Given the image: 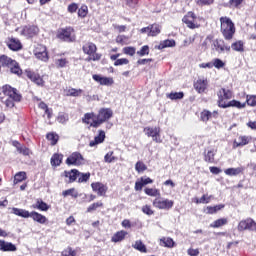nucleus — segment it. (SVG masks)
Listing matches in <instances>:
<instances>
[{
	"label": "nucleus",
	"instance_id": "obj_57",
	"mask_svg": "<svg viewBox=\"0 0 256 256\" xmlns=\"http://www.w3.org/2000/svg\"><path fill=\"white\" fill-rule=\"evenodd\" d=\"M47 140L51 141L52 145H56L57 141H59V136L55 133L47 134Z\"/></svg>",
	"mask_w": 256,
	"mask_h": 256
},
{
	"label": "nucleus",
	"instance_id": "obj_3",
	"mask_svg": "<svg viewBox=\"0 0 256 256\" xmlns=\"http://www.w3.org/2000/svg\"><path fill=\"white\" fill-rule=\"evenodd\" d=\"M218 97V107L222 109H227V105L229 104V99H233V91L225 88H221L217 91Z\"/></svg>",
	"mask_w": 256,
	"mask_h": 256
},
{
	"label": "nucleus",
	"instance_id": "obj_64",
	"mask_svg": "<svg viewBox=\"0 0 256 256\" xmlns=\"http://www.w3.org/2000/svg\"><path fill=\"white\" fill-rule=\"evenodd\" d=\"M142 211L143 213H145V215H153V210L151 209V206L149 205H145L142 207Z\"/></svg>",
	"mask_w": 256,
	"mask_h": 256
},
{
	"label": "nucleus",
	"instance_id": "obj_37",
	"mask_svg": "<svg viewBox=\"0 0 256 256\" xmlns=\"http://www.w3.org/2000/svg\"><path fill=\"white\" fill-rule=\"evenodd\" d=\"M211 199H213V195H207V194H204L201 198H195V203L197 205L199 204H207V203H211Z\"/></svg>",
	"mask_w": 256,
	"mask_h": 256
},
{
	"label": "nucleus",
	"instance_id": "obj_63",
	"mask_svg": "<svg viewBox=\"0 0 256 256\" xmlns=\"http://www.w3.org/2000/svg\"><path fill=\"white\" fill-rule=\"evenodd\" d=\"M79 6L76 3H72L68 6V13H76Z\"/></svg>",
	"mask_w": 256,
	"mask_h": 256
},
{
	"label": "nucleus",
	"instance_id": "obj_36",
	"mask_svg": "<svg viewBox=\"0 0 256 256\" xmlns=\"http://www.w3.org/2000/svg\"><path fill=\"white\" fill-rule=\"evenodd\" d=\"M63 163V155L62 154H54L51 158V166L59 167Z\"/></svg>",
	"mask_w": 256,
	"mask_h": 256
},
{
	"label": "nucleus",
	"instance_id": "obj_45",
	"mask_svg": "<svg viewBox=\"0 0 256 256\" xmlns=\"http://www.w3.org/2000/svg\"><path fill=\"white\" fill-rule=\"evenodd\" d=\"M69 61L67 60V58H58L55 60V66L58 69H63V67H67Z\"/></svg>",
	"mask_w": 256,
	"mask_h": 256
},
{
	"label": "nucleus",
	"instance_id": "obj_50",
	"mask_svg": "<svg viewBox=\"0 0 256 256\" xmlns=\"http://www.w3.org/2000/svg\"><path fill=\"white\" fill-rule=\"evenodd\" d=\"M183 92H172L167 95L168 99H171L172 101H175L177 99H183Z\"/></svg>",
	"mask_w": 256,
	"mask_h": 256
},
{
	"label": "nucleus",
	"instance_id": "obj_46",
	"mask_svg": "<svg viewBox=\"0 0 256 256\" xmlns=\"http://www.w3.org/2000/svg\"><path fill=\"white\" fill-rule=\"evenodd\" d=\"M9 69L14 75H21V73H23L17 61H15V64L10 65Z\"/></svg>",
	"mask_w": 256,
	"mask_h": 256
},
{
	"label": "nucleus",
	"instance_id": "obj_31",
	"mask_svg": "<svg viewBox=\"0 0 256 256\" xmlns=\"http://www.w3.org/2000/svg\"><path fill=\"white\" fill-rule=\"evenodd\" d=\"M125 237H127V231L122 230V231H118L116 232L113 236L111 241L113 243H119L120 241H123V239H125Z\"/></svg>",
	"mask_w": 256,
	"mask_h": 256
},
{
	"label": "nucleus",
	"instance_id": "obj_33",
	"mask_svg": "<svg viewBox=\"0 0 256 256\" xmlns=\"http://www.w3.org/2000/svg\"><path fill=\"white\" fill-rule=\"evenodd\" d=\"M32 207L33 209H38L39 211H49V205L41 199H38Z\"/></svg>",
	"mask_w": 256,
	"mask_h": 256
},
{
	"label": "nucleus",
	"instance_id": "obj_18",
	"mask_svg": "<svg viewBox=\"0 0 256 256\" xmlns=\"http://www.w3.org/2000/svg\"><path fill=\"white\" fill-rule=\"evenodd\" d=\"M38 33L39 27L35 25L25 26L21 31V35H24V37H35V35H38Z\"/></svg>",
	"mask_w": 256,
	"mask_h": 256
},
{
	"label": "nucleus",
	"instance_id": "obj_14",
	"mask_svg": "<svg viewBox=\"0 0 256 256\" xmlns=\"http://www.w3.org/2000/svg\"><path fill=\"white\" fill-rule=\"evenodd\" d=\"M34 55L37 57V59H40V61H48L49 55L47 54V48L44 45L39 44L35 50Z\"/></svg>",
	"mask_w": 256,
	"mask_h": 256
},
{
	"label": "nucleus",
	"instance_id": "obj_6",
	"mask_svg": "<svg viewBox=\"0 0 256 256\" xmlns=\"http://www.w3.org/2000/svg\"><path fill=\"white\" fill-rule=\"evenodd\" d=\"M174 204L175 202H173V200L165 199L161 196H158L152 202L153 207L164 211H169V209H172Z\"/></svg>",
	"mask_w": 256,
	"mask_h": 256
},
{
	"label": "nucleus",
	"instance_id": "obj_49",
	"mask_svg": "<svg viewBox=\"0 0 256 256\" xmlns=\"http://www.w3.org/2000/svg\"><path fill=\"white\" fill-rule=\"evenodd\" d=\"M88 13L89 8L86 5H83L78 9V17H81L82 19H84V17H87Z\"/></svg>",
	"mask_w": 256,
	"mask_h": 256
},
{
	"label": "nucleus",
	"instance_id": "obj_39",
	"mask_svg": "<svg viewBox=\"0 0 256 256\" xmlns=\"http://www.w3.org/2000/svg\"><path fill=\"white\" fill-rule=\"evenodd\" d=\"M149 31V37H157V35L161 33V26H159V24H153L151 27H149Z\"/></svg>",
	"mask_w": 256,
	"mask_h": 256
},
{
	"label": "nucleus",
	"instance_id": "obj_40",
	"mask_svg": "<svg viewBox=\"0 0 256 256\" xmlns=\"http://www.w3.org/2000/svg\"><path fill=\"white\" fill-rule=\"evenodd\" d=\"M132 247L136 249L137 251H140V253H147V247L141 240H137Z\"/></svg>",
	"mask_w": 256,
	"mask_h": 256
},
{
	"label": "nucleus",
	"instance_id": "obj_2",
	"mask_svg": "<svg viewBox=\"0 0 256 256\" xmlns=\"http://www.w3.org/2000/svg\"><path fill=\"white\" fill-rule=\"evenodd\" d=\"M221 24V33L227 41L233 39V35H235V24L229 17H221L220 18Z\"/></svg>",
	"mask_w": 256,
	"mask_h": 256
},
{
	"label": "nucleus",
	"instance_id": "obj_59",
	"mask_svg": "<svg viewBox=\"0 0 256 256\" xmlns=\"http://www.w3.org/2000/svg\"><path fill=\"white\" fill-rule=\"evenodd\" d=\"M121 65H129V59H127V58H120V59H117L114 62V66L115 67H119Z\"/></svg>",
	"mask_w": 256,
	"mask_h": 256
},
{
	"label": "nucleus",
	"instance_id": "obj_21",
	"mask_svg": "<svg viewBox=\"0 0 256 256\" xmlns=\"http://www.w3.org/2000/svg\"><path fill=\"white\" fill-rule=\"evenodd\" d=\"M105 131L98 130V135L94 137V140H91L89 145L90 147H97V145H101L103 141H105Z\"/></svg>",
	"mask_w": 256,
	"mask_h": 256
},
{
	"label": "nucleus",
	"instance_id": "obj_61",
	"mask_svg": "<svg viewBox=\"0 0 256 256\" xmlns=\"http://www.w3.org/2000/svg\"><path fill=\"white\" fill-rule=\"evenodd\" d=\"M18 153H20L21 155H31V150H29V148H27L26 146H21L20 148H18Z\"/></svg>",
	"mask_w": 256,
	"mask_h": 256
},
{
	"label": "nucleus",
	"instance_id": "obj_11",
	"mask_svg": "<svg viewBox=\"0 0 256 256\" xmlns=\"http://www.w3.org/2000/svg\"><path fill=\"white\" fill-rule=\"evenodd\" d=\"M85 163V159L83 155L79 152L72 153L66 160V165H83Z\"/></svg>",
	"mask_w": 256,
	"mask_h": 256
},
{
	"label": "nucleus",
	"instance_id": "obj_4",
	"mask_svg": "<svg viewBox=\"0 0 256 256\" xmlns=\"http://www.w3.org/2000/svg\"><path fill=\"white\" fill-rule=\"evenodd\" d=\"M57 39L60 41H66V43H73L75 41V29L73 27L60 28L56 34Z\"/></svg>",
	"mask_w": 256,
	"mask_h": 256
},
{
	"label": "nucleus",
	"instance_id": "obj_44",
	"mask_svg": "<svg viewBox=\"0 0 256 256\" xmlns=\"http://www.w3.org/2000/svg\"><path fill=\"white\" fill-rule=\"evenodd\" d=\"M27 179V173L25 172H18L14 176V185H17V183H21L22 181H25Z\"/></svg>",
	"mask_w": 256,
	"mask_h": 256
},
{
	"label": "nucleus",
	"instance_id": "obj_38",
	"mask_svg": "<svg viewBox=\"0 0 256 256\" xmlns=\"http://www.w3.org/2000/svg\"><path fill=\"white\" fill-rule=\"evenodd\" d=\"M144 192L149 197H156V198L161 197V191H159V189L157 188H145Z\"/></svg>",
	"mask_w": 256,
	"mask_h": 256
},
{
	"label": "nucleus",
	"instance_id": "obj_32",
	"mask_svg": "<svg viewBox=\"0 0 256 256\" xmlns=\"http://www.w3.org/2000/svg\"><path fill=\"white\" fill-rule=\"evenodd\" d=\"M0 65L2 67L10 68L11 65H15V60H13L5 55H2V56H0Z\"/></svg>",
	"mask_w": 256,
	"mask_h": 256
},
{
	"label": "nucleus",
	"instance_id": "obj_34",
	"mask_svg": "<svg viewBox=\"0 0 256 256\" xmlns=\"http://www.w3.org/2000/svg\"><path fill=\"white\" fill-rule=\"evenodd\" d=\"M217 112L214 111L213 113L209 112V110H204L201 112L200 114V119L201 121H203L204 123H207V121H209V119H211L212 117H216Z\"/></svg>",
	"mask_w": 256,
	"mask_h": 256
},
{
	"label": "nucleus",
	"instance_id": "obj_1",
	"mask_svg": "<svg viewBox=\"0 0 256 256\" xmlns=\"http://www.w3.org/2000/svg\"><path fill=\"white\" fill-rule=\"evenodd\" d=\"M2 92L5 95V97H7L4 100V104L6 107H9L10 109H13V107H15V103H19L21 102V99H23V96H21L19 90L9 85L3 86Z\"/></svg>",
	"mask_w": 256,
	"mask_h": 256
},
{
	"label": "nucleus",
	"instance_id": "obj_22",
	"mask_svg": "<svg viewBox=\"0 0 256 256\" xmlns=\"http://www.w3.org/2000/svg\"><path fill=\"white\" fill-rule=\"evenodd\" d=\"M30 218L33 219V221H35L36 223H39L40 225H45V223H47L48 221L46 216L35 211L30 212Z\"/></svg>",
	"mask_w": 256,
	"mask_h": 256
},
{
	"label": "nucleus",
	"instance_id": "obj_30",
	"mask_svg": "<svg viewBox=\"0 0 256 256\" xmlns=\"http://www.w3.org/2000/svg\"><path fill=\"white\" fill-rule=\"evenodd\" d=\"M64 176L69 179V183H73V181H77V177H79V172L77 169L65 171Z\"/></svg>",
	"mask_w": 256,
	"mask_h": 256
},
{
	"label": "nucleus",
	"instance_id": "obj_60",
	"mask_svg": "<svg viewBox=\"0 0 256 256\" xmlns=\"http://www.w3.org/2000/svg\"><path fill=\"white\" fill-rule=\"evenodd\" d=\"M77 255V253L75 252V250H73V248L68 247L66 248L63 252H62V256H75Z\"/></svg>",
	"mask_w": 256,
	"mask_h": 256
},
{
	"label": "nucleus",
	"instance_id": "obj_42",
	"mask_svg": "<svg viewBox=\"0 0 256 256\" xmlns=\"http://www.w3.org/2000/svg\"><path fill=\"white\" fill-rule=\"evenodd\" d=\"M244 43L243 41L241 40H238L236 42H234L231 47L233 49V51H238L239 53H243V51H245V48H244Z\"/></svg>",
	"mask_w": 256,
	"mask_h": 256
},
{
	"label": "nucleus",
	"instance_id": "obj_47",
	"mask_svg": "<svg viewBox=\"0 0 256 256\" xmlns=\"http://www.w3.org/2000/svg\"><path fill=\"white\" fill-rule=\"evenodd\" d=\"M223 225H227V219L221 218L218 220H215L213 224L210 225V227H213L214 229H217L219 227H223Z\"/></svg>",
	"mask_w": 256,
	"mask_h": 256
},
{
	"label": "nucleus",
	"instance_id": "obj_62",
	"mask_svg": "<svg viewBox=\"0 0 256 256\" xmlns=\"http://www.w3.org/2000/svg\"><path fill=\"white\" fill-rule=\"evenodd\" d=\"M139 57H145V55H149V46H143L140 51L137 52Z\"/></svg>",
	"mask_w": 256,
	"mask_h": 256
},
{
	"label": "nucleus",
	"instance_id": "obj_20",
	"mask_svg": "<svg viewBox=\"0 0 256 256\" xmlns=\"http://www.w3.org/2000/svg\"><path fill=\"white\" fill-rule=\"evenodd\" d=\"M6 45L7 47H9V49H11V51H19L23 47L21 45V41L16 38H8V40L6 41Z\"/></svg>",
	"mask_w": 256,
	"mask_h": 256
},
{
	"label": "nucleus",
	"instance_id": "obj_19",
	"mask_svg": "<svg viewBox=\"0 0 256 256\" xmlns=\"http://www.w3.org/2000/svg\"><path fill=\"white\" fill-rule=\"evenodd\" d=\"M209 85V82L205 78H200L194 83V88L199 93H205V90L207 89Z\"/></svg>",
	"mask_w": 256,
	"mask_h": 256
},
{
	"label": "nucleus",
	"instance_id": "obj_27",
	"mask_svg": "<svg viewBox=\"0 0 256 256\" xmlns=\"http://www.w3.org/2000/svg\"><path fill=\"white\" fill-rule=\"evenodd\" d=\"M244 171H245V168L237 167V168H228L224 171V173L229 177H235L237 175H241V173H243Z\"/></svg>",
	"mask_w": 256,
	"mask_h": 256
},
{
	"label": "nucleus",
	"instance_id": "obj_55",
	"mask_svg": "<svg viewBox=\"0 0 256 256\" xmlns=\"http://www.w3.org/2000/svg\"><path fill=\"white\" fill-rule=\"evenodd\" d=\"M135 169L138 173H143V171H147V166L145 163L138 161L135 165Z\"/></svg>",
	"mask_w": 256,
	"mask_h": 256
},
{
	"label": "nucleus",
	"instance_id": "obj_28",
	"mask_svg": "<svg viewBox=\"0 0 256 256\" xmlns=\"http://www.w3.org/2000/svg\"><path fill=\"white\" fill-rule=\"evenodd\" d=\"M82 121L86 125H90V127H93V124L95 123V121H97V115H95V113H86Z\"/></svg>",
	"mask_w": 256,
	"mask_h": 256
},
{
	"label": "nucleus",
	"instance_id": "obj_29",
	"mask_svg": "<svg viewBox=\"0 0 256 256\" xmlns=\"http://www.w3.org/2000/svg\"><path fill=\"white\" fill-rule=\"evenodd\" d=\"M225 205L223 204H219L216 206H207L204 209V213H206L207 215H214V213H217V211H221V209H224Z\"/></svg>",
	"mask_w": 256,
	"mask_h": 256
},
{
	"label": "nucleus",
	"instance_id": "obj_26",
	"mask_svg": "<svg viewBox=\"0 0 256 256\" xmlns=\"http://www.w3.org/2000/svg\"><path fill=\"white\" fill-rule=\"evenodd\" d=\"M12 213L23 219H29V217H31V212L21 208H12Z\"/></svg>",
	"mask_w": 256,
	"mask_h": 256
},
{
	"label": "nucleus",
	"instance_id": "obj_9",
	"mask_svg": "<svg viewBox=\"0 0 256 256\" xmlns=\"http://www.w3.org/2000/svg\"><path fill=\"white\" fill-rule=\"evenodd\" d=\"M238 231H256V222L253 218L242 220L238 224Z\"/></svg>",
	"mask_w": 256,
	"mask_h": 256
},
{
	"label": "nucleus",
	"instance_id": "obj_56",
	"mask_svg": "<svg viewBox=\"0 0 256 256\" xmlns=\"http://www.w3.org/2000/svg\"><path fill=\"white\" fill-rule=\"evenodd\" d=\"M122 51L124 55H130V57H133V55H135L136 53L135 47H131V46L124 47Z\"/></svg>",
	"mask_w": 256,
	"mask_h": 256
},
{
	"label": "nucleus",
	"instance_id": "obj_12",
	"mask_svg": "<svg viewBox=\"0 0 256 256\" xmlns=\"http://www.w3.org/2000/svg\"><path fill=\"white\" fill-rule=\"evenodd\" d=\"M182 21L189 27V29H199L201 27V25L195 22V14L193 12H188Z\"/></svg>",
	"mask_w": 256,
	"mask_h": 256
},
{
	"label": "nucleus",
	"instance_id": "obj_43",
	"mask_svg": "<svg viewBox=\"0 0 256 256\" xmlns=\"http://www.w3.org/2000/svg\"><path fill=\"white\" fill-rule=\"evenodd\" d=\"M246 106H247V103H241L237 100L229 101L227 104V108L236 107V109H245Z\"/></svg>",
	"mask_w": 256,
	"mask_h": 256
},
{
	"label": "nucleus",
	"instance_id": "obj_48",
	"mask_svg": "<svg viewBox=\"0 0 256 256\" xmlns=\"http://www.w3.org/2000/svg\"><path fill=\"white\" fill-rule=\"evenodd\" d=\"M91 177V173H81L79 172L78 176V183H87L89 181V178Z\"/></svg>",
	"mask_w": 256,
	"mask_h": 256
},
{
	"label": "nucleus",
	"instance_id": "obj_25",
	"mask_svg": "<svg viewBox=\"0 0 256 256\" xmlns=\"http://www.w3.org/2000/svg\"><path fill=\"white\" fill-rule=\"evenodd\" d=\"M160 246L173 249V247H175V241L171 237H162L160 238Z\"/></svg>",
	"mask_w": 256,
	"mask_h": 256
},
{
	"label": "nucleus",
	"instance_id": "obj_52",
	"mask_svg": "<svg viewBox=\"0 0 256 256\" xmlns=\"http://www.w3.org/2000/svg\"><path fill=\"white\" fill-rule=\"evenodd\" d=\"M105 163H114V161H117V157L113 156V151L108 152L104 156Z\"/></svg>",
	"mask_w": 256,
	"mask_h": 256
},
{
	"label": "nucleus",
	"instance_id": "obj_10",
	"mask_svg": "<svg viewBox=\"0 0 256 256\" xmlns=\"http://www.w3.org/2000/svg\"><path fill=\"white\" fill-rule=\"evenodd\" d=\"M211 49L217 53H223L225 51H231V46L225 45V42L221 39H216L212 41Z\"/></svg>",
	"mask_w": 256,
	"mask_h": 256
},
{
	"label": "nucleus",
	"instance_id": "obj_16",
	"mask_svg": "<svg viewBox=\"0 0 256 256\" xmlns=\"http://www.w3.org/2000/svg\"><path fill=\"white\" fill-rule=\"evenodd\" d=\"M25 73L28 79H31L32 82L35 83L36 85H39L40 87H43V85H45V81H43V78H41L39 74L31 70H26Z\"/></svg>",
	"mask_w": 256,
	"mask_h": 256
},
{
	"label": "nucleus",
	"instance_id": "obj_7",
	"mask_svg": "<svg viewBox=\"0 0 256 256\" xmlns=\"http://www.w3.org/2000/svg\"><path fill=\"white\" fill-rule=\"evenodd\" d=\"M143 132L148 137H151L155 143H162L160 127H145Z\"/></svg>",
	"mask_w": 256,
	"mask_h": 256
},
{
	"label": "nucleus",
	"instance_id": "obj_8",
	"mask_svg": "<svg viewBox=\"0 0 256 256\" xmlns=\"http://www.w3.org/2000/svg\"><path fill=\"white\" fill-rule=\"evenodd\" d=\"M82 49L86 55H93V57L90 58L92 61H99V59H101V55L97 53V46L93 44V42H87L83 45Z\"/></svg>",
	"mask_w": 256,
	"mask_h": 256
},
{
	"label": "nucleus",
	"instance_id": "obj_51",
	"mask_svg": "<svg viewBox=\"0 0 256 256\" xmlns=\"http://www.w3.org/2000/svg\"><path fill=\"white\" fill-rule=\"evenodd\" d=\"M99 207H103V202H95L92 205H90L87 208V213H93V211H97V209H99Z\"/></svg>",
	"mask_w": 256,
	"mask_h": 256
},
{
	"label": "nucleus",
	"instance_id": "obj_15",
	"mask_svg": "<svg viewBox=\"0 0 256 256\" xmlns=\"http://www.w3.org/2000/svg\"><path fill=\"white\" fill-rule=\"evenodd\" d=\"M92 79H94L96 81V83H99V85H105L106 87H109V86L113 85V83H115L113 78L101 76L99 74H94L92 76Z\"/></svg>",
	"mask_w": 256,
	"mask_h": 256
},
{
	"label": "nucleus",
	"instance_id": "obj_41",
	"mask_svg": "<svg viewBox=\"0 0 256 256\" xmlns=\"http://www.w3.org/2000/svg\"><path fill=\"white\" fill-rule=\"evenodd\" d=\"M176 43L175 40H164L162 42H160V44L158 45V49H167V47H175Z\"/></svg>",
	"mask_w": 256,
	"mask_h": 256
},
{
	"label": "nucleus",
	"instance_id": "obj_35",
	"mask_svg": "<svg viewBox=\"0 0 256 256\" xmlns=\"http://www.w3.org/2000/svg\"><path fill=\"white\" fill-rule=\"evenodd\" d=\"M216 154H217V150L215 149L209 150L204 156V161H206V163H215Z\"/></svg>",
	"mask_w": 256,
	"mask_h": 256
},
{
	"label": "nucleus",
	"instance_id": "obj_13",
	"mask_svg": "<svg viewBox=\"0 0 256 256\" xmlns=\"http://www.w3.org/2000/svg\"><path fill=\"white\" fill-rule=\"evenodd\" d=\"M252 139V136L240 135L234 140L233 148L237 149V147H245V145H249V143H251Z\"/></svg>",
	"mask_w": 256,
	"mask_h": 256
},
{
	"label": "nucleus",
	"instance_id": "obj_54",
	"mask_svg": "<svg viewBox=\"0 0 256 256\" xmlns=\"http://www.w3.org/2000/svg\"><path fill=\"white\" fill-rule=\"evenodd\" d=\"M246 103L250 107H255L256 106V96L255 95H247L246 96Z\"/></svg>",
	"mask_w": 256,
	"mask_h": 256
},
{
	"label": "nucleus",
	"instance_id": "obj_58",
	"mask_svg": "<svg viewBox=\"0 0 256 256\" xmlns=\"http://www.w3.org/2000/svg\"><path fill=\"white\" fill-rule=\"evenodd\" d=\"M62 195H63V197H67L69 195H71L72 197H75V198L79 197V194L77 192H75L74 188H71V189H68V190L64 191L62 193Z\"/></svg>",
	"mask_w": 256,
	"mask_h": 256
},
{
	"label": "nucleus",
	"instance_id": "obj_23",
	"mask_svg": "<svg viewBox=\"0 0 256 256\" xmlns=\"http://www.w3.org/2000/svg\"><path fill=\"white\" fill-rule=\"evenodd\" d=\"M0 251L3 252H15L17 251V246L11 242H6L5 240H0Z\"/></svg>",
	"mask_w": 256,
	"mask_h": 256
},
{
	"label": "nucleus",
	"instance_id": "obj_17",
	"mask_svg": "<svg viewBox=\"0 0 256 256\" xmlns=\"http://www.w3.org/2000/svg\"><path fill=\"white\" fill-rule=\"evenodd\" d=\"M92 190L94 193H97L100 197L105 196L107 193V185L101 183V182H94L91 184Z\"/></svg>",
	"mask_w": 256,
	"mask_h": 256
},
{
	"label": "nucleus",
	"instance_id": "obj_53",
	"mask_svg": "<svg viewBox=\"0 0 256 256\" xmlns=\"http://www.w3.org/2000/svg\"><path fill=\"white\" fill-rule=\"evenodd\" d=\"M212 67H215L216 69H223V67H225V62L219 58H215L212 62Z\"/></svg>",
	"mask_w": 256,
	"mask_h": 256
},
{
	"label": "nucleus",
	"instance_id": "obj_5",
	"mask_svg": "<svg viewBox=\"0 0 256 256\" xmlns=\"http://www.w3.org/2000/svg\"><path fill=\"white\" fill-rule=\"evenodd\" d=\"M113 117V110L110 108H101L98 112V115H96V120L92 124V127H101L105 121H109Z\"/></svg>",
	"mask_w": 256,
	"mask_h": 256
},
{
	"label": "nucleus",
	"instance_id": "obj_24",
	"mask_svg": "<svg viewBox=\"0 0 256 256\" xmlns=\"http://www.w3.org/2000/svg\"><path fill=\"white\" fill-rule=\"evenodd\" d=\"M64 94L66 97H81L83 94L82 89H75V88H66L64 89Z\"/></svg>",
	"mask_w": 256,
	"mask_h": 256
}]
</instances>
